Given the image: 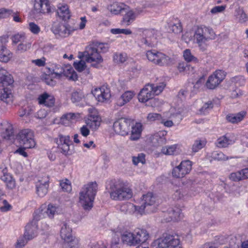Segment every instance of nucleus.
<instances>
[{
	"label": "nucleus",
	"mask_w": 248,
	"mask_h": 248,
	"mask_svg": "<svg viewBox=\"0 0 248 248\" xmlns=\"http://www.w3.org/2000/svg\"><path fill=\"white\" fill-rule=\"evenodd\" d=\"M165 84L161 83L159 84H146L140 91L138 94V100L140 102L145 103L151 100V106L152 107H156L161 104L158 98H154L155 95L159 94L164 90Z\"/></svg>",
	"instance_id": "1"
},
{
	"label": "nucleus",
	"mask_w": 248,
	"mask_h": 248,
	"mask_svg": "<svg viewBox=\"0 0 248 248\" xmlns=\"http://www.w3.org/2000/svg\"><path fill=\"white\" fill-rule=\"evenodd\" d=\"M98 189L96 182H91L84 185L79 194V204L85 210H90L93 207Z\"/></svg>",
	"instance_id": "2"
},
{
	"label": "nucleus",
	"mask_w": 248,
	"mask_h": 248,
	"mask_svg": "<svg viewBox=\"0 0 248 248\" xmlns=\"http://www.w3.org/2000/svg\"><path fill=\"white\" fill-rule=\"evenodd\" d=\"M149 237V234L147 231L139 228L135 229L132 232L130 230H125L121 234V239L123 243L133 247L144 243Z\"/></svg>",
	"instance_id": "3"
},
{
	"label": "nucleus",
	"mask_w": 248,
	"mask_h": 248,
	"mask_svg": "<svg viewBox=\"0 0 248 248\" xmlns=\"http://www.w3.org/2000/svg\"><path fill=\"white\" fill-rule=\"evenodd\" d=\"M51 69L53 71V73L51 76H49L46 79V84L49 85L53 86L56 84V81L50 78L51 77L59 78L62 76H64L68 79L73 81L78 79V75L71 65L61 66L58 64L54 63L52 64Z\"/></svg>",
	"instance_id": "4"
},
{
	"label": "nucleus",
	"mask_w": 248,
	"mask_h": 248,
	"mask_svg": "<svg viewBox=\"0 0 248 248\" xmlns=\"http://www.w3.org/2000/svg\"><path fill=\"white\" fill-rule=\"evenodd\" d=\"M110 197L114 201H124L132 198L131 188L121 182L111 181L109 184Z\"/></svg>",
	"instance_id": "5"
},
{
	"label": "nucleus",
	"mask_w": 248,
	"mask_h": 248,
	"mask_svg": "<svg viewBox=\"0 0 248 248\" xmlns=\"http://www.w3.org/2000/svg\"><path fill=\"white\" fill-rule=\"evenodd\" d=\"M187 111L184 108L171 107L168 111L163 113L161 123L168 127L173 125L174 123H180L184 117L187 116Z\"/></svg>",
	"instance_id": "6"
},
{
	"label": "nucleus",
	"mask_w": 248,
	"mask_h": 248,
	"mask_svg": "<svg viewBox=\"0 0 248 248\" xmlns=\"http://www.w3.org/2000/svg\"><path fill=\"white\" fill-rule=\"evenodd\" d=\"M194 36L200 49L204 51L207 48L205 42L209 40L215 39L216 34L212 28L201 26L197 28Z\"/></svg>",
	"instance_id": "7"
},
{
	"label": "nucleus",
	"mask_w": 248,
	"mask_h": 248,
	"mask_svg": "<svg viewBox=\"0 0 248 248\" xmlns=\"http://www.w3.org/2000/svg\"><path fill=\"white\" fill-rule=\"evenodd\" d=\"M155 248H182L180 240L177 236L164 234L153 243Z\"/></svg>",
	"instance_id": "8"
},
{
	"label": "nucleus",
	"mask_w": 248,
	"mask_h": 248,
	"mask_svg": "<svg viewBox=\"0 0 248 248\" xmlns=\"http://www.w3.org/2000/svg\"><path fill=\"white\" fill-rule=\"evenodd\" d=\"M146 56L149 61L160 66H167L173 63V60L170 56L155 49L147 51Z\"/></svg>",
	"instance_id": "9"
},
{
	"label": "nucleus",
	"mask_w": 248,
	"mask_h": 248,
	"mask_svg": "<svg viewBox=\"0 0 248 248\" xmlns=\"http://www.w3.org/2000/svg\"><path fill=\"white\" fill-rule=\"evenodd\" d=\"M37 224L35 221H31L25 227V232L24 236L20 237L17 240L16 247V248H21L30 240L37 235Z\"/></svg>",
	"instance_id": "10"
},
{
	"label": "nucleus",
	"mask_w": 248,
	"mask_h": 248,
	"mask_svg": "<svg viewBox=\"0 0 248 248\" xmlns=\"http://www.w3.org/2000/svg\"><path fill=\"white\" fill-rule=\"evenodd\" d=\"M140 206H139V213L140 215L153 212L156 209V205L155 204V197L151 192L143 195L140 201Z\"/></svg>",
	"instance_id": "11"
},
{
	"label": "nucleus",
	"mask_w": 248,
	"mask_h": 248,
	"mask_svg": "<svg viewBox=\"0 0 248 248\" xmlns=\"http://www.w3.org/2000/svg\"><path fill=\"white\" fill-rule=\"evenodd\" d=\"M46 208V205H42L38 209L34 212L33 214V219L32 221H37L44 217V214L46 213L49 218H53L55 215L60 214L62 212L61 208L59 206H56L52 204H49L47 205L46 210L44 211Z\"/></svg>",
	"instance_id": "12"
},
{
	"label": "nucleus",
	"mask_w": 248,
	"mask_h": 248,
	"mask_svg": "<svg viewBox=\"0 0 248 248\" xmlns=\"http://www.w3.org/2000/svg\"><path fill=\"white\" fill-rule=\"evenodd\" d=\"M83 58L86 62L96 68L103 62L101 56L91 44L86 47Z\"/></svg>",
	"instance_id": "13"
},
{
	"label": "nucleus",
	"mask_w": 248,
	"mask_h": 248,
	"mask_svg": "<svg viewBox=\"0 0 248 248\" xmlns=\"http://www.w3.org/2000/svg\"><path fill=\"white\" fill-rule=\"evenodd\" d=\"M77 30V28L74 26L59 21L54 22L51 28V31L55 36L61 38L66 37Z\"/></svg>",
	"instance_id": "14"
},
{
	"label": "nucleus",
	"mask_w": 248,
	"mask_h": 248,
	"mask_svg": "<svg viewBox=\"0 0 248 248\" xmlns=\"http://www.w3.org/2000/svg\"><path fill=\"white\" fill-rule=\"evenodd\" d=\"M16 140L20 145L24 148H32L36 145L33 132L28 129L22 130L19 132Z\"/></svg>",
	"instance_id": "15"
},
{
	"label": "nucleus",
	"mask_w": 248,
	"mask_h": 248,
	"mask_svg": "<svg viewBox=\"0 0 248 248\" xmlns=\"http://www.w3.org/2000/svg\"><path fill=\"white\" fill-rule=\"evenodd\" d=\"M60 235L64 241L62 248H75L78 245V240L74 239L72 235V229L66 223L62 226Z\"/></svg>",
	"instance_id": "16"
},
{
	"label": "nucleus",
	"mask_w": 248,
	"mask_h": 248,
	"mask_svg": "<svg viewBox=\"0 0 248 248\" xmlns=\"http://www.w3.org/2000/svg\"><path fill=\"white\" fill-rule=\"evenodd\" d=\"M89 114L84 118L85 123L92 131H95L100 125L101 118L98 114L96 109L93 107L88 109Z\"/></svg>",
	"instance_id": "17"
},
{
	"label": "nucleus",
	"mask_w": 248,
	"mask_h": 248,
	"mask_svg": "<svg viewBox=\"0 0 248 248\" xmlns=\"http://www.w3.org/2000/svg\"><path fill=\"white\" fill-rule=\"evenodd\" d=\"M226 73L221 70H216L209 77L205 83L206 87L209 89L217 88L225 79Z\"/></svg>",
	"instance_id": "18"
},
{
	"label": "nucleus",
	"mask_w": 248,
	"mask_h": 248,
	"mask_svg": "<svg viewBox=\"0 0 248 248\" xmlns=\"http://www.w3.org/2000/svg\"><path fill=\"white\" fill-rule=\"evenodd\" d=\"M192 168V162L188 160L182 161L177 167L172 170V175L176 178H183L189 173Z\"/></svg>",
	"instance_id": "19"
},
{
	"label": "nucleus",
	"mask_w": 248,
	"mask_h": 248,
	"mask_svg": "<svg viewBox=\"0 0 248 248\" xmlns=\"http://www.w3.org/2000/svg\"><path fill=\"white\" fill-rule=\"evenodd\" d=\"M92 93L96 100L101 103L108 102L111 97L110 90L109 88L105 86L95 88L92 90Z\"/></svg>",
	"instance_id": "20"
},
{
	"label": "nucleus",
	"mask_w": 248,
	"mask_h": 248,
	"mask_svg": "<svg viewBox=\"0 0 248 248\" xmlns=\"http://www.w3.org/2000/svg\"><path fill=\"white\" fill-rule=\"evenodd\" d=\"M130 125V120L125 118H121L114 123L113 129L116 134L124 136L128 134Z\"/></svg>",
	"instance_id": "21"
},
{
	"label": "nucleus",
	"mask_w": 248,
	"mask_h": 248,
	"mask_svg": "<svg viewBox=\"0 0 248 248\" xmlns=\"http://www.w3.org/2000/svg\"><path fill=\"white\" fill-rule=\"evenodd\" d=\"M8 41L7 36L0 37V62H8L13 57V53L5 46Z\"/></svg>",
	"instance_id": "22"
},
{
	"label": "nucleus",
	"mask_w": 248,
	"mask_h": 248,
	"mask_svg": "<svg viewBox=\"0 0 248 248\" xmlns=\"http://www.w3.org/2000/svg\"><path fill=\"white\" fill-rule=\"evenodd\" d=\"M59 148L61 152L65 155H70L72 152L70 150V145L72 144L70 137L68 135H60L57 140Z\"/></svg>",
	"instance_id": "23"
},
{
	"label": "nucleus",
	"mask_w": 248,
	"mask_h": 248,
	"mask_svg": "<svg viewBox=\"0 0 248 248\" xmlns=\"http://www.w3.org/2000/svg\"><path fill=\"white\" fill-rule=\"evenodd\" d=\"M0 179L6 184L7 188L13 189L16 187L15 180L8 173L7 168L4 165L0 167Z\"/></svg>",
	"instance_id": "24"
},
{
	"label": "nucleus",
	"mask_w": 248,
	"mask_h": 248,
	"mask_svg": "<svg viewBox=\"0 0 248 248\" xmlns=\"http://www.w3.org/2000/svg\"><path fill=\"white\" fill-rule=\"evenodd\" d=\"M138 32H143L145 38L142 40V42L147 46H153L156 42L155 31L154 30H146L142 28L138 29Z\"/></svg>",
	"instance_id": "25"
},
{
	"label": "nucleus",
	"mask_w": 248,
	"mask_h": 248,
	"mask_svg": "<svg viewBox=\"0 0 248 248\" xmlns=\"http://www.w3.org/2000/svg\"><path fill=\"white\" fill-rule=\"evenodd\" d=\"M236 140V137L234 134H227L217 139L216 144L219 148L226 147L233 144Z\"/></svg>",
	"instance_id": "26"
},
{
	"label": "nucleus",
	"mask_w": 248,
	"mask_h": 248,
	"mask_svg": "<svg viewBox=\"0 0 248 248\" xmlns=\"http://www.w3.org/2000/svg\"><path fill=\"white\" fill-rule=\"evenodd\" d=\"M143 12V9L140 7L128 10L124 16L123 21L127 25H129Z\"/></svg>",
	"instance_id": "27"
},
{
	"label": "nucleus",
	"mask_w": 248,
	"mask_h": 248,
	"mask_svg": "<svg viewBox=\"0 0 248 248\" xmlns=\"http://www.w3.org/2000/svg\"><path fill=\"white\" fill-rule=\"evenodd\" d=\"M37 100L39 104L44 105L48 108L53 107L55 103L54 96L52 94L46 92L40 94L37 98Z\"/></svg>",
	"instance_id": "28"
},
{
	"label": "nucleus",
	"mask_w": 248,
	"mask_h": 248,
	"mask_svg": "<svg viewBox=\"0 0 248 248\" xmlns=\"http://www.w3.org/2000/svg\"><path fill=\"white\" fill-rule=\"evenodd\" d=\"M48 178H42L36 182V193L40 197H43L47 193L48 188Z\"/></svg>",
	"instance_id": "29"
},
{
	"label": "nucleus",
	"mask_w": 248,
	"mask_h": 248,
	"mask_svg": "<svg viewBox=\"0 0 248 248\" xmlns=\"http://www.w3.org/2000/svg\"><path fill=\"white\" fill-rule=\"evenodd\" d=\"M81 117L79 113H67L61 117L60 123L65 126H69L80 120Z\"/></svg>",
	"instance_id": "30"
},
{
	"label": "nucleus",
	"mask_w": 248,
	"mask_h": 248,
	"mask_svg": "<svg viewBox=\"0 0 248 248\" xmlns=\"http://www.w3.org/2000/svg\"><path fill=\"white\" fill-rule=\"evenodd\" d=\"M34 7L39 13L45 14L51 11V6L48 0H35Z\"/></svg>",
	"instance_id": "31"
},
{
	"label": "nucleus",
	"mask_w": 248,
	"mask_h": 248,
	"mask_svg": "<svg viewBox=\"0 0 248 248\" xmlns=\"http://www.w3.org/2000/svg\"><path fill=\"white\" fill-rule=\"evenodd\" d=\"M135 95L136 93L134 91H125L117 99L116 105L122 107L129 102Z\"/></svg>",
	"instance_id": "32"
},
{
	"label": "nucleus",
	"mask_w": 248,
	"mask_h": 248,
	"mask_svg": "<svg viewBox=\"0 0 248 248\" xmlns=\"http://www.w3.org/2000/svg\"><path fill=\"white\" fill-rule=\"evenodd\" d=\"M57 14L63 20L69 19L71 16L69 7L65 3H60L58 5Z\"/></svg>",
	"instance_id": "33"
},
{
	"label": "nucleus",
	"mask_w": 248,
	"mask_h": 248,
	"mask_svg": "<svg viewBox=\"0 0 248 248\" xmlns=\"http://www.w3.org/2000/svg\"><path fill=\"white\" fill-rule=\"evenodd\" d=\"M181 150L178 144L165 146L162 148L161 153L167 155H176L180 153Z\"/></svg>",
	"instance_id": "34"
},
{
	"label": "nucleus",
	"mask_w": 248,
	"mask_h": 248,
	"mask_svg": "<svg viewBox=\"0 0 248 248\" xmlns=\"http://www.w3.org/2000/svg\"><path fill=\"white\" fill-rule=\"evenodd\" d=\"M13 79L11 75L8 71L3 68H0V83L3 86H7L13 83Z\"/></svg>",
	"instance_id": "35"
},
{
	"label": "nucleus",
	"mask_w": 248,
	"mask_h": 248,
	"mask_svg": "<svg viewBox=\"0 0 248 248\" xmlns=\"http://www.w3.org/2000/svg\"><path fill=\"white\" fill-rule=\"evenodd\" d=\"M121 212L126 214H136L140 215L139 213V206L135 205L130 202L123 204L120 208Z\"/></svg>",
	"instance_id": "36"
},
{
	"label": "nucleus",
	"mask_w": 248,
	"mask_h": 248,
	"mask_svg": "<svg viewBox=\"0 0 248 248\" xmlns=\"http://www.w3.org/2000/svg\"><path fill=\"white\" fill-rule=\"evenodd\" d=\"M247 114L246 111H241L237 113L230 114L226 117L227 121L232 124H237L241 122Z\"/></svg>",
	"instance_id": "37"
},
{
	"label": "nucleus",
	"mask_w": 248,
	"mask_h": 248,
	"mask_svg": "<svg viewBox=\"0 0 248 248\" xmlns=\"http://www.w3.org/2000/svg\"><path fill=\"white\" fill-rule=\"evenodd\" d=\"M230 179L234 181H238L242 179L248 178V168H245L241 170L232 173Z\"/></svg>",
	"instance_id": "38"
},
{
	"label": "nucleus",
	"mask_w": 248,
	"mask_h": 248,
	"mask_svg": "<svg viewBox=\"0 0 248 248\" xmlns=\"http://www.w3.org/2000/svg\"><path fill=\"white\" fill-rule=\"evenodd\" d=\"M167 132L166 131H160L155 134L152 137V142L157 145L165 144L166 142V136Z\"/></svg>",
	"instance_id": "39"
},
{
	"label": "nucleus",
	"mask_w": 248,
	"mask_h": 248,
	"mask_svg": "<svg viewBox=\"0 0 248 248\" xmlns=\"http://www.w3.org/2000/svg\"><path fill=\"white\" fill-rule=\"evenodd\" d=\"M0 99L10 104L13 102V94L11 90L6 88L0 89Z\"/></svg>",
	"instance_id": "40"
},
{
	"label": "nucleus",
	"mask_w": 248,
	"mask_h": 248,
	"mask_svg": "<svg viewBox=\"0 0 248 248\" xmlns=\"http://www.w3.org/2000/svg\"><path fill=\"white\" fill-rule=\"evenodd\" d=\"M169 214L170 216V219H167V221H170V220L178 221L183 218L184 215L182 213V209L178 207H175L174 208L170 209L169 211Z\"/></svg>",
	"instance_id": "41"
},
{
	"label": "nucleus",
	"mask_w": 248,
	"mask_h": 248,
	"mask_svg": "<svg viewBox=\"0 0 248 248\" xmlns=\"http://www.w3.org/2000/svg\"><path fill=\"white\" fill-rule=\"evenodd\" d=\"M142 130V125L140 123H137L132 127L130 139L135 140L139 139L141 135Z\"/></svg>",
	"instance_id": "42"
},
{
	"label": "nucleus",
	"mask_w": 248,
	"mask_h": 248,
	"mask_svg": "<svg viewBox=\"0 0 248 248\" xmlns=\"http://www.w3.org/2000/svg\"><path fill=\"white\" fill-rule=\"evenodd\" d=\"M234 16L236 19L241 23H244L248 20L247 15L245 13L243 9L240 7L235 9Z\"/></svg>",
	"instance_id": "43"
},
{
	"label": "nucleus",
	"mask_w": 248,
	"mask_h": 248,
	"mask_svg": "<svg viewBox=\"0 0 248 248\" xmlns=\"http://www.w3.org/2000/svg\"><path fill=\"white\" fill-rule=\"evenodd\" d=\"M125 5L123 3L115 2L108 7L109 11L114 15H118L120 12L125 9Z\"/></svg>",
	"instance_id": "44"
},
{
	"label": "nucleus",
	"mask_w": 248,
	"mask_h": 248,
	"mask_svg": "<svg viewBox=\"0 0 248 248\" xmlns=\"http://www.w3.org/2000/svg\"><path fill=\"white\" fill-rule=\"evenodd\" d=\"M183 58L187 62H198V60L195 56H194L190 49H186L183 53Z\"/></svg>",
	"instance_id": "45"
},
{
	"label": "nucleus",
	"mask_w": 248,
	"mask_h": 248,
	"mask_svg": "<svg viewBox=\"0 0 248 248\" xmlns=\"http://www.w3.org/2000/svg\"><path fill=\"white\" fill-rule=\"evenodd\" d=\"M206 144L205 139H198L195 140L192 146V151L193 153H197L202 149Z\"/></svg>",
	"instance_id": "46"
},
{
	"label": "nucleus",
	"mask_w": 248,
	"mask_h": 248,
	"mask_svg": "<svg viewBox=\"0 0 248 248\" xmlns=\"http://www.w3.org/2000/svg\"><path fill=\"white\" fill-rule=\"evenodd\" d=\"M210 157L211 158V161L217 160V161H225L230 158H232V157H228L224 155L223 153L219 151H214L212 153Z\"/></svg>",
	"instance_id": "47"
},
{
	"label": "nucleus",
	"mask_w": 248,
	"mask_h": 248,
	"mask_svg": "<svg viewBox=\"0 0 248 248\" xmlns=\"http://www.w3.org/2000/svg\"><path fill=\"white\" fill-rule=\"evenodd\" d=\"M3 129L5 130V133L3 137L4 139H9L13 135V130L12 125L7 122H4L2 124Z\"/></svg>",
	"instance_id": "48"
},
{
	"label": "nucleus",
	"mask_w": 248,
	"mask_h": 248,
	"mask_svg": "<svg viewBox=\"0 0 248 248\" xmlns=\"http://www.w3.org/2000/svg\"><path fill=\"white\" fill-rule=\"evenodd\" d=\"M85 95L80 90L74 91L72 93L71 100L73 103H78L84 99Z\"/></svg>",
	"instance_id": "49"
},
{
	"label": "nucleus",
	"mask_w": 248,
	"mask_h": 248,
	"mask_svg": "<svg viewBox=\"0 0 248 248\" xmlns=\"http://www.w3.org/2000/svg\"><path fill=\"white\" fill-rule=\"evenodd\" d=\"M31 47V43L26 39L23 42L18 44L16 51L19 53H23L30 49Z\"/></svg>",
	"instance_id": "50"
},
{
	"label": "nucleus",
	"mask_w": 248,
	"mask_h": 248,
	"mask_svg": "<svg viewBox=\"0 0 248 248\" xmlns=\"http://www.w3.org/2000/svg\"><path fill=\"white\" fill-rule=\"evenodd\" d=\"M174 21L169 24L170 30L175 33L181 32L182 31V27L179 20L177 19H173Z\"/></svg>",
	"instance_id": "51"
},
{
	"label": "nucleus",
	"mask_w": 248,
	"mask_h": 248,
	"mask_svg": "<svg viewBox=\"0 0 248 248\" xmlns=\"http://www.w3.org/2000/svg\"><path fill=\"white\" fill-rule=\"evenodd\" d=\"M100 54V52H106L108 50V46L107 44L94 42L91 44Z\"/></svg>",
	"instance_id": "52"
},
{
	"label": "nucleus",
	"mask_w": 248,
	"mask_h": 248,
	"mask_svg": "<svg viewBox=\"0 0 248 248\" xmlns=\"http://www.w3.org/2000/svg\"><path fill=\"white\" fill-rule=\"evenodd\" d=\"M11 39L13 44H17L23 42L27 38L24 33H18L13 35Z\"/></svg>",
	"instance_id": "53"
},
{
	"label": "nucleus",
	"mask_w": 248,
	"mask_h": 248,
	"mask_svg": "<svg viewBox=\"0 0 248 248\" xmlns=\"http://www.w3.org/2000/svg\"><path fill=\"white\" fill-rule=\"evenodd\" d=\"M60 186L64 192H70L72 190L71 182L68 179L62 180L60 183Z\"/></svg>",
	"instance_id": "54"
},
{
	"label": "nucleus",
	"mask_w": 248,
	"mask_h": 248,
	"mask_svg": "<svg viewBox=\"0 0 248 248\" xmlns=\"http://www.w3.org/2000/svg\"><path fill=\"white\" fill-rule=\"evenodd\" d=\"M213 103L211 101H208L205 103L200 109L199 111L201 114H206L213 108Z\"/></svg>",
	"instance_id": "55"
},
{
	"label": "nucleus",
	"mask_w": 248,
	"mask_h": 248,
	"mask_svg": "<svg viewBox=\"0 0 248 248\" xmlns=\"http://www.w3.org/2000/svg\"><path fill=\"white\" fill-rule=\"evenodd\" d=\"M127 56L125 53H116L113 56V60L117 63H123L127 59Z\"/></svg>",
	"instance_id": "56"
},
{
	"label": "nucleus",
	"mask_w": 248,
	"mask_h": 248,
	"mask_svg": "<svg viewBox=\"0 0 248 248\" xmlns=\"http://www.w3.org/2000/svg\"><path fill=\"white\" fill-rule=\"evenodd\" d=\"M28 29L33 34H38L41 31L40 27L32 22L29 23Z\"/></svg>",
	"instance_id": "57"
},
{
	"label": "nucleus",
	"mask_w": 248,
	"mask_h": 248,
	"mask_svg": "<svg viewBox=\"0 0 248 248\" xmlns=\"http://www.w3.org/2000/svg\"><path fill=\"white\" fill-rule=\"evenodd\" d=\"M132 162L135 165H137L140 163H141L142 164H144L145 163L144 155L140 154L137 156H133L132 158Z\"/></svg>",
	"instance_id": "58"
},
{
	"label": "nucleus",
	"mask_w": 248,
	"mask_h": 248,
	"mask_svg": "<svg viewBox=\"0 0 248 248\" xmlns=\"http://www.w3.org/2000/svg\"><path fill=\"white\" fill-rule=\"evenodd\" d=\"M162 116L157 113H150L147 116V120L148 122H153L156 120L161 121Z\"/></svg>",
	"instance_id": "59"
},
{
	"label": "nucleus",
	"mask_w": 248,
	"mask_h": 248,
	"mask_svg": "<svg viewBox=\"0 0 248 248\" xmlns=\"http://www.w3.org/2000/svg\"><path fill=\"white\" fill-rule=\"evenodd\" d=\"M74 66L77 70L79 72H81L84 70L86 67L85 62L83 60L75 62L74 63Z\"/></svg>",
	"instance_id": "60"
},
{
	"label": "nucleus",
	"mask_w": 248,
	"mask_h": 248,
	"mask_svg": "<svg viewBox=\"0 0 248 248\" xmlns=\"http://www.w3.org/2000/svg\"><path fill=\"white\" fill-rule=\"evenodd\" d=\"M13 14V11L10 9L2 8L0 9V18H6Z\"/></svg>",
	"instance_id": "61"
},
{
	"label": "nucleus",
	"mask_w": 248,
	"mask_h": 248,
	"mask_svg": "<svg viewBox=\"0 0 248 248\" xmlns=\"http://www.w3.org/2000/svg\"><path fill=\"white\" fill-rule=\"evenodd\" d=\"M226 8V6L225 5L216 6L214 7L211 10V13L213 14H217L219 13H222L225 10Z\"/></svg>",
	"instance_id": "62"
},
{
	"label": "nucleus",
	"mask_w": 248,
	"mask_h": 248,
	"mask_svg": "<svg viewBox=\"0 0 248 248\" xmlns=\"http://www.w3.org/2000/svg\"><path fill=\"white\" fill-rule=\"evenodd\" d=\"M79 20H80V21L78 23V27H74L75 28H77V30L78 29L80 30H82L84 29L85 28L86 23L87 22V20L86 19V16L81 17L80 18Z\"/></svg>",
	"instance_id": "63"
},
{
	"label": "nucleus",
	"mask_w": 248,
	"mask_h": 248,
	"mask_svg": "<svg viewBox=\"0 0 248 248\" xmlns=\"http://www.w3.org/2000/svg\"><path fill=\"white\" fill-rule=\"evenodd\" d=\"M89 126L85 124L82 125L80 128V132L81 134L84 137H87L90 133Z\"/></svg>",
	"instance_id": "64"
}]
</instances>
